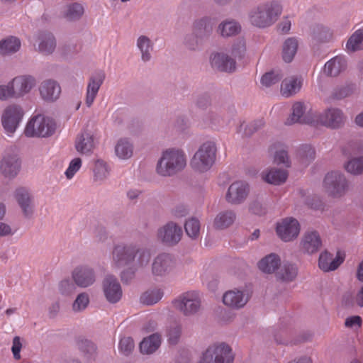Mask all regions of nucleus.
I'll use <instances>...</instances> for the list:
<instances>
[{
    "mask_svg": "<svg viewBox=\"0 0 363 363\" xmlns=\"http://www.w3.org/2000/svg\"><path fill=\"white\" fill-rule=\"evenodd\" d=\"M150 259L149 249L133 243L116 244L111 252L113 267L123 269L120 278L125 284H129L135 278L137 272L148 265Z\"/></svg>",
    "mask_w": 363,
    "mask_h": 363,
    "instance_id": "obj_1",
    "label": "nucleus"
},
{
    "mask_svg": "<svg viewBox=\"0 0 363 363\" xmlns=\"http://www.w3.org/2000/svg\"><path fill=\"white\" fill-rule=\"evenodd\" d=\"M281 11L282 7L278 1L262 3L249 11L248 20L252 26L259 28H265L277 21Z\"/></svg>",
    "mask_w": 363,
    "mask_h": 363,
    "instance_id": "obj_2",
    "label": "nucleus"
},
{
    "mask_svg": "<svg viewBox=\"0 0 363 363\" xmlns=\"http://www.w3.org/2000/svg\"><path fill=\"white\" fill-rule=\"evenodd\" d=\"M186 165L185 153L179 149L169 148L162 152L157 162L156 172L162 177H172L182 171Z\"/></svg>",
    "mask_w": 363,
    "mask_h": 363,
    "instance_id": "obj_3",
    "label": "nucleus"
},
{
    "mask_svg": "<svg viewBox=\"0 0 363 363\" xmlns=\"http://www.w3.org/2000/svg\"><path fill=\"white\" fill-rule=\"evenodd\" d=\"M36 85L35 78L29 74L14 77L6 85L0 86V99H20L28 94Z\"/></svg>",
    "mask_w": 363,
    "mask_h": 363,
    "instance_id": "obj_4",
    "label": "nucleus"
},
{
    "mask_svg": "<svg viewBox=\"0 0 363 363\" xmlns=\"http://www.w3.org/2000/svg\"><path fill=\"white\" fill-rule=\"evenodd\" d=\"M216 151V145L213 141L203 143L191 160V168L200 173L209 170L215 162Z\"/></svg>",
    "mask_w": 363,
    "mask_h": 363,
    "instance_id": "obj_5",
    "label": "nucleus"
},
{
    "mask_svg": "<svg viewBox=\"0 0 363 363\" xmlns=\"http://www.w3.org/2000/svg\"><path fill=\"white\" fill-rule=\"evenodd\" d=\"M56 124L53 119L38 115L32 118L25 129L28 137H50L55 132Z\"/></svg>",
    "mask_w": 363,
    "mask_h": 363,
    "instance_id": "obj_6",
    "label": "nucleus"
},
{
    "mask_svg": "<svg viewBox=\"0 0 363 363\" xmlns=\"http://www.w3.org/2000/svg\"><path fill=\"white\" fill-rule=\"evenodd\" d=\"M233 360L231 347L221 342L209 346L198 363H233Z\"/></svg>",
    "mask_w": 363,
    "mask_h": 363,
    "instance_id": "obj_7",
    "label": "nucleus"
},
{
    "mask_svg": "<svg viewBox=\"0 0 363 363\" xmlns=\"http://www.w3.org/2000/svg\"><path fill=\"white\" fill-rule=\"evenodd\" d=\"M174 308L185 316H191L201 310V301L196 291L183 294L173 301Z\"/></svg>",
    "mask_w": 363,
    "mask_h": 363,
    "instance_id": "obj_8",
    "label": "nucleus"
},
{
    "mask_svg": "<svg viewBox=\"0 0 363 363\" xmlns=\"http://www.w3.org/2000/svg\"><path fill=\"white\" fill-rule=\"evenodd\" d=\"M325 191L331 196L339 198L342 196L349 188L348 181L345 176L339 172L328 173L323 181Z\"/></svg>",
    "mask_w": 363,
    "mask_h": 363,
    "instance_id": "obj_9",
    "label": "nucleus"
},
{
    "mask_svg": "<svg viewBox=\"0 0 363 363\" xmlns=\"http://www.w3.org/2000/svg\"><path fill=\"white\" fill-rule=\"evenodd\" d=\"M182 234V228L172 221L168 222L157 231L158 239L167 246L176 245L181 240Z\"/></svg>",
    "mask_w": 363,
    "mask_h": 363,
    "instance_id": "obj_10",
    "label": "nucleus"
},
{
    "mask_svg": "<svg viewBox=\"0 0 363 363\" xmlns=\"http://www.w3.org/2000/svg\"><path fill=\"white\" fill-rule=\"evenodd\" d=\"M23 111L18 105H11L6 108L2 117L1 123L5 130L9 133H13L18 128L23 116Z\"/></svg>",
    "mask_w": 363,
    "mask_h": 363,
    "instance_id": "obj_11",
    "label": "nucleus"
},
{
    "mask_svg": "<svg viewBox=\"0 0 363 363\" xmlns=\"http://www.w3.org/2000/svg\"><path fill=\"white\" fill-rule=\"evenodd\" d=\"M14 198L18 203L23 216L31 218L35 211L34 197L26 187H18L14 191Z\"/></svg>",
    "mask_w": 363,
    "mask_h": 363,
    "instance_id": "obj_12",
    "label": "nucleus"
},
{
    "mask_svg": "<svg viewBox=\"0 0 363 363\" xmlns=\"http://www.w3.org/2000/svg\"><path fill=\"white\" fill-rule=\"evenodd\" d=\"M216 20L209 16H203L196 18L191 25V31L205 43L209 40L213 33Z\"/></svg>",
    "mask_w": 363,
    "mask_h": 363,
    "instance_id": "obj_13",
    "label": "nucleus"
},
{
    "mask_svg": "<svg viewBox=\"0 0 363 363\" xmlns=\"http://www.w3.org/2000/svg\"><path fill=\"white\" fill-rule=\"evenodd\" d=\"M21 166L18 156L7 151L0 161V172L6 178L13 179L20 172Z\"/></svg>",
    "mask_w": 363,
    "mask_h": 363,
    "instance_id": "obj_14",
    "label": "nucleus"
},
{
    "mask_svg": "<svg viewBox=\"0 0 363 363\" xmlns=\"http://www.w3.org/2000/svg\"><path fill=\"white\" fill-rule=\"evenodd\" d=\"M250 193V186L243 181H236L231 184L228 189L225 199L233 205L242 203Z\"/></svg>",
    "mask_w": 363,
    "mask_h": 363,
    "instance_id": "obj_15",
    "label": "nucleus"
},
{
    "mask_svg": "<svg viewBox=\"0 0 363 363\" xmlns=\"http://www.w3.org/2000/svg\"><path fill=\"white\" fill-rule=\"evenodd\" d=\"M174 262L168 253H161L155 257L151 265L152 274L156 277H164L173 269Z\"/></svg>",
    "mask_w": 363,
    "mask_h": 363,
    "instance_id": "obj_16",
    "label": "nucleus"
},
{
    "mask_svg": "<svg viewBox=\"0 0 363 363\" xmlns=\"http://www.w3.org/2000/svg\"><path fill=\"white\" fill-rule=\"evenodd\" d=\"M250 299L247 290L234 289L226 291L223 296V303L233 309H240L244 307Z\"/></svg>",
    "mask_w": 363,
    "mask_h": 363,
    "instance_id": "obj_17",
    "label": "nucleus"
},
{
    "mask_svg": "<svg viewBox=\"0 0 363 363\" xmlns=\"http://www.w3.org/2000/svg\"><path fill=\"white\" fill-rule=\"evenodd\" d=\"M103 291L107 301L111 303L119 301L122 297V289L114 275H107L103 280Z\"/></svg>",
    "mask_w": 363,
    "mask_h": 363,
    "instance_id": "obj_18",
    "label": "nucleus"
},
{
    "mask_svg": "<svg viewBox=\"0 0 363 363\" xmlns=\"http://www.w3.org/2000/svg\"><path fill=\"white\" fill-rule=\"evenodd\" d=\"M96 277L94 269L89 266L77 267L72 272V279L81 288L91 286L96 281Z\"/></svg>",
    "mask_w": 363,
    "mask_h": 363,
    "instance_id": "obj_19",
    "label": "nucleus"
},
{
    "mask_svg": "<svg viewBox=\"0 0 363 363\" xmlns=\"http://www.w3.org/2000/svg\"><path fill=\"white\" fill-rule=\"evenodd\" d=\"M320 123L332 129L342 127L345 121V116L342 111L337 108H330L324 111L319 116Z\"/></svg>",
    "mask_w": 363,
    "mask_h": 363,
    "instance_id": "obj_20",
    "label": "nucleus"
},
{
    "mask_svg": "<svg viewBox=\"0 0 363 363\" xmlns=\"http://www.w3.org/2000/svg\"><path fill=\"white\" fill-rule=\"evenodd\" d=\"M61 86L54 79H45L39 86L40 96L46 102L52 103L56 101L61 94Z\"/></svg>",
    "mask_w": 363,
    "mask_h": 363,
    "instance_id": "obj_21",
    "label": "nucleus"
},
{
    "mask_svg": "<svg viewBox=\"0 0 363 363\" xmlns=\"http://www.w3.org/2000/svg\"><path fill=\"white\" fill-rule=\"evenodd\" d=\"M300 231L299 223L294 218H286L277 227V233L284 241L288 242L296 238Z\"/></svg>",
    "mask_w": 363,
    "mask_h": 363,
    "instance_id": "obj_22",
    "label": "nucleus"
},
{
    "mask_svg": "<svg viewBox=\"0 0 363 363\" xmlns=\"http://www.w3.org/2000/svg\"><path fill=\"white\" fill-rule=\"evenodd\" d=\"M211 63L213 69L227 73L236 70L235 60L224 52H216L211 55Z\"/></svg>",
    "mask_w": 363,
    "mask_h": 363,
    "instance_id": "obj_23",
    "label": "nucleus"
},
{
    "mask_svg": "<svg viewBox=\"0 0 363 363\" xmlns=\"http://www.w3.org/2000/svg\"><path fill=\"white\" fill-rule=\"evenodd\" d=\"M105 73L102 71L90 77L86 87L85 104L90 107L99 92V90L105 79Z\"/></svg>",
    "mask_w": 363,
    "mask_h": 363,
    "instance_id": "obj_24",
    "label": "nucleus"
},
{
    "mask_svg": "<svg viewBox=\"0 0 363 363\" xmlns=\"http://www.w3.org/2000/svg\"><path fill=\"white\" fill-rule=\"evenodd\" d=\"M75 148L81 154H89L94 148V135L92 131L84 130L75 141Z\"/></svg>",
    "mask_w": 363,
    "mask_h": 363,
    "instance_id": "obj_25",
    "label": "nucleus"
},
{
    "mask_svg": "<svg viewBox=\"0 0 363 363\" xmlns=\"http://www.w3.org/2000/svg\"><path fill=\"white\" fill-rule=\"evenodd\" d=\"M38 51L45 55L52 54L56 48V40L48 31H40L38 35Z\"/></svg>",
    "mask_w": 363,
    "mask_h": 363,
    "instance_id": "obj_26",
    "label": "nucleus"
},
{
    "mask_svg": "<svg viewBox=\"0 0 363 363\" xmlns=\"http://www.w3.org/2000/svg\"><path fill=\"white\" fill-rule=\"evenodd\" d=\"M301 245L306 252L313 254L320 250L322 246V241L317 231H311L305 233Z\"/></svg>",
    "mask_w": 363,
    "mask_h": 363,
    "instance_id": "obj_27",
    "label": "nucleus"
},
{
    "mask_svg": "<svg viewBox=\"0 0 363 363\" xmlns=\"http://www.w3.org/2000/svg\"><path fill=\"white\" fill-rule=\"evenodd\" d=\"M311 36L315 45L326 43L331 40L333 32L323 24H315L311 27Z\"/></svg>",
    "mask_w": 363,
    "mask_h": 363,
    "instance_id": "obj_28",
    "label": "nucleus"
},
{
    "mask_svg": "<svg viewBox=\"0 0 363 363\" xmlns=\"http://www.w3.org/2000/svg\"><path fill=\"white\" fill-rule=\"evenodd\" d=\"M347 67V61L343 56L338 55L328 61L323 72L328 77H337Z\"/></svg>",
    "mask_w": 363,
    "mask_h": 363,
    "instance_id": "obj_29",
    "label": "nucleus"
},
{
    "mask_svg": "<svg viewBox=\"0 0 363 363\" xmlns=\"http://www.w3.org/2000/svg\"><path fill=\"white\" fill-rule=\"evenodd\" d=\"M298 274V268L296 264L284 262L277 269L276 277L283 282L293 281Z\"/></svg>",
    "mask_w": 363,
    "mask_h": 363,
    "instance_id": "obj_30",
    "label": "nucleus"
},
{
    "mask_svg": "<svg viewBox=\"0 0 363 363\" xmlns=\"http://www.w3.org/2000/svg\"><path fill=\"white\" fill-rule=\"evenodd\" d=\"M77 346L84 359L88 362L95 360L97 356V347L92 341L84 338L79 339L77 342Z\"/></svg>",
    "mask_w": 363,
    "mask_h": 363,
    "instance_id": "obj_31",
    "label": "nucleus"
},
{
    "mask_svg": "<svg viewBox=\"0 0 363 363\" xmlns=\"http://www.w3.org/2000/svg\"><path fill=\"white\" fill-rule=\"evenodd\" d=\"M21 46L19 38L15 36H8L0 40V55L10 56L17 52Z\"/></svg>",
    "mask_w": 363,
    "mask_h": 363,
    "instance_id": "obj_32",
    "label": "nucleus"
},
{
    "mask_svg": "<svg viewBox=\"0 0 363 363\" xmlns=\"http://www.w3.org/2000/svg\"><path fill=\"white\" fill-rule=\"evenodd\" d=\"M262 177L264 182L274 184L280 185L284 183L288 177L286 170L272 168L262 173Z\"/></svg>",
    "mask_w": 363,
    "mask_h": 363,
    "instance_id": "obj_33",
    "label": "nucleus"
},
{
    "mask_svg": "<svg viewBox=\"0 0 363 363\" xmlns=\"http://www.w3.org/2000/svg\"><path fill=\"white\" fill-rule=\"evenodd\" d=\"M279 266H281L280 257L274 253L265 256L258 262L259 269L267 274L275 272Z\"/></svg>",
    "mask_w": 363,
    "mask_h": 363,
    "instance_id": "obj_34",
    "label": "nucleus"
},
{
    "mask_svg": "<svg viewBox=\"0 0 363 363\" xmlns=\"http://www.w3.org/2000/svg\"><path fill=\"white\" fill-rule=\"evenodd\" d=\"M136 45L141 54V60L147 62L152 59V52L154 48L153 42L146 35H140L138 38Z\"/></svg>",
    "mask_w": 363,
    "mask_h": 363,
    "instance_id": "obj_35",
    "label": "nucleus"
},
{
    "mask_svg": "<svg viewBox=\"0 0 363 363\" xmlns=\"http://www.w3.org/2000/svg\"><path fill=\"white\" fill-rule=\"evenodd\" d=\"M342 262V258L337 256L333 259V255L325 251L320 255L318 265L322 270L329 272L336 269Z\"/></svg>",
    "mask_w": 363,
    "mask_h": 363,
    "instance_id": "obj_36",
    "label": "nucleus"
},
{
    "mask_svg": "<svg viewBox=\"0 0 363 363\" xmlns=\"http://www.w3.org/2000/svg\"><path fill=\"white\" fill-rule=\"evenodd\" d=\"M240 31V24L234 19L223 21L218 26V32L224 38L236 35L239 34Z\"/></svg>",
    "mask_w": 363,
    "mask_h": 363,
    "instance_id": "obj_37",
    "label": "nucleus"
},
{
    "mask_svg": "<svg viewBox=\"0 0 363 363\" xmlns=\"http://www.w3.org/2000/svg\"><path fill=\"white\" fill-rule=\"evenodd\" d=\"M161 345V335L156 333L143 339L140 344V350L143 354L154 353Z\"/></svg>",
    "mask_w": 363,
    "mask_h": 363,
    "instance_id": "obj_38",
    "label": "nucleus"
},
{
    "mask_svg": "<svg viewBox=\"0 0 363 363\" xmlns=\"http://www.w3.org/2000/svg\"><path fill=\"white\" fill-rule=\"evenodd\" d=\"M236 219V213L232 210L220 212L215 218L213 226L216 229L223 230L230 226Z\"/></svg>",
    "mask_w": 363,
    "mask_h": 363,
    "instance_id": "obj_39",
    "label": "nucleus"
},
{
    "mask_svg": "<svg viewBox=\"0 0 363 363\" xmlns=\"http://www.w3.org/2000/svg\"><path fill=\"white\" fill-rule=\"evenodd\" d=\"M84 9L79 3H71L65 6L62 11L63 17L69 21L79 20L84 14Z\"/></svg>",
    "mask_w": 363,
    "mask_h": 363,
    "instance_id": "obj_40",
    "label": "nucleus"
},
{
    "mask_svg": "<svg viewBox=\"0 0 363 363\" xmlns=\"http://www.w3.org/2000/svg\"><path fill=\"white\" fill-rule=\"evenodd\" d=\"M305 111L306 108L302 102L295 103L292 107L291 116L285 123L289 125L294 123H308L309 120L303 116Z\"/></svg>",
    "mask_w": 363,
    "mask_h": 363,
    "instance_id": "obj_41",
    "label": "nucleus"
},
{
    "mask_svg": "<svg viewBox=\"0 0 363 363\" xmlns=\"http://www.w3.org/2000/svg\"><path fill=\"white\" fill-rule=\"evenodd\" d=\"M298 40L296 38H287L282 48V57L286 62H291L298 49Z\"/></svg>",
    "mask_w": 363,
    "mask_h": 363,
    "instance_id": "obj_42",
    "label": "nucleus"
},
{
    "mask_svg": "<svg viewBox=\"0 0 363 363\" xmlns=\"http://www.w3.org/2000/svg\"><path fill=\"white\" fill-rule=\"evenodd\" d=\"M301 82L297 78H286L282 81L281 92L283 96L289 97L296 94L301 89Z\"/></svg>",
    "mask_w": 363,
    "mask_h": 363,
    "instance_id": "obj_43",
    "label": "nucleus"
},
{
    "mask_svg": "<svg viewBox=\"0 0 363 363\" xmlns=\"http://www.w3.org/2000/svg\"><path fill=\"white\" fill-rule=\"evenodd\" d=\"M115 152L119 158L128 159L133 155V144L127 138H121L115 146Z\"/></svg>",
    "mask_w": 363,
    "mask_h": 363,
    "instance_id": "obj_44",
    "label": "nucleus"
},
{
    "mask_svg": "<svg viewBox=\"0 0 363 363\" xmlns=\"http://www.w3.org/2000/svg\"><path fill=\"white\" fill-rule=\"evenodd\" d=\"M223 119L215 111H209L203 114L201 118V124L203 127L215 128L220 125Z\"/></svg>",
    "mask_w": 363,
    "mask_h": 363,
    "instance_id": "obj_45",
    "label": "nucleus"
},
{
    "mask_svg": "<svg viewBox=\"0 0 363 363\" xmlns=\"http://www.w3.org/2000/svg\"><path fill=\"white\" fill-rule=\"evenodd\" d=\"M205 43L198 35H196L193 31L187 33L184 37L183 45L189 50L197 51L201 49Z\"/></svg>",
    "mask_w": 363,
    "mask_h": 363,
    "instance_id": "obj_46",
    "label": "nucleus"
},
{
    "mask_svg": "<svg viewBox=\"0 0 363 363\" xmlns=\"http://www.w3.org/2000/svg\"><path fill=\"white\" fill-rule=\"evenodd\" d=\"M347 50L355 52L363 48V28L356 30L348 39Z\"/></svg>",
    "mask_w": 363,
    "mask_h": 363,
    "instance_id": "obj_47",
    "label": "nucleus"
},
{
    "mask_svg": "<svg viewBox=\"0 0 363 363\" xmlns=\"http://www.w3.org/2000/svg\"><path fill=\"white\" fill-rule=\"evenodd\" d=\"M182 324L177 322L171 323L167 328L168 342L171 345H177L182 335Z\"/></svg>",
    "mask_w": 363,
    "mask_h": 363,
    "instance_id": "obj_48",
    "label": "nucleus"
},
{
    "mask_svg": "<svg viewBox=\"0 0 363 363\" xmlns=\"http://www.w3.org/2000/svg\"><path fill=\"white\" fill-rule=\"evenodd\" d=\"M298 154L301 162L305 165L309 164L315 158V149L311 145L307 144L303 145L299 147Z\"/></svg>",
    "mask_w": 363,
    "mask_h": 363,
    "instance_id": "obj_49",
    "label": "nucleus"
},
{
    "mask_svg": "<svg viewBox=\"0 0 363 363\" xmlns=\"http://www.w3.org/2000/svg\"><path fill=\"white\" fill-rule=\"evenodd\" d=\"M93 171L95 182L104 181L109 174V169L106 163L101 160L96 161Z\"/></svg>",
    "mask_w": 363,
    "mask_h": 363,
    "instance_id": "obj_50",
    "label": "nucleus"
},
{
    "mask_svg": "<svg viewBox=\"0 0 363 363\" xmlns=\"http://www.w3.org/2000/svg\"><path fill=\"white\" fill-rule=\"evenodd\" d=\"M57 289L62 296L71 297L76 292L77 285L73 279H65L59 282Z\"/></svg>",
    "mask_w": 363,
    "mask_h": 363,
    "instance_id": "obj_51",
    "label": "nucleus"
},
{
    "mask_svg": "<svg viewBox=\"0 0 363 363\" xmlns=\"http://www.w3.org/2000/svg\"><path fill=\"white\" fill-rule=\"evenodd\" d=\"M284 74L279 69L272 70L265 73L261 79V82L263 85L269 87L281 81Z\"/></svg>",
    "mask_w": 363,
    "mask_h": 363,
    "instance_id": "obj_52",
    "label": "nucleus"
},
{
    "mask_svg": "<svg viewBox=\"0 0 363 363\" xmlns=\"http://www.w3.org/2000/svg\"><path fill=\"white\" fill-rule=\"evenodd\" d=\"M162 295L163 292L160 289L147 291L141 296L140 301L145 305H153L162 298Z\"/></svg>",
    "mask_w": 363,
    "mask_h": 363,
    "instance_id": "obj_53",
    "label": "nucleus"
},
{
    "mask_svg": "<svg viewBox=\"0 0 363 363\" xmlns=\"http://www.w3.org/2000/svg\"><path fill=\"white\" fill-rule=\"evenodd\" d=\"M345 169L350 174L357 175L363 173V157H354L345 165Z\"/></svg>",
    "mask_w": 363,
    "mask_h": 363,
    "instance_id": "obj_54",
    "label": "nucleus"
},
{
    "mask_svg": "<svg viewBox=\"0 0 363 363\" xmlns=\"http://www.w3.org/2000/svg\"><path fill=\"white\" fill-rule=\"evenodd\" d=\"M185 231L189 237L192 239L196 238L200 232V223L196 218H192L186 221L184 224Z\"/></svg>",
    "mask_w": 363,
    "mask_h": 363,
    "instance_id": "obj_55",
    "label": "nucleus"
},
{
    "mask_svg": "<svg viewBox=\"0 0 363 363\" xmlns=\"http://www.w3.org/2000/svg\"><path fill=\"white\" fill-rule=\"evenodd\" d=\"M196 107L205 111L212 104L211 96L208 92H203L198 94L194 100Z\"/></svg>",
    "mask_w": 363,
    "mask_h": 363,
    "instance_id": "obj_56",
    "label": "nucleus"
},
{
    "mask_svg": "<svg viewBox=\"0 0 363 363\" xmlns=\"http://www.w3.org/2000/svg\"><path fill=\"white\" fill-rule=\"evenodd\" d=\"M89 303V297L86 292L78 294L72 304V310L74 312L84 311Z\"/></svg>",
    "mask_w": 363,
    "mask_h": 363,
    "instance_id": "obj_57",
    "label": "nucleus"
},
{
    "mask_svg": "<svg viewBox=\"0 0 363 363\" xmlns=\"http://www.w3.org/2000/svg\"><path fill=\"white\" fill-rule=\"evenodd\" d=\"M246 52V44L244 40H238L232 48V55L238 59H242Z\"/></svg>",
    "mask_w": 363,
    "mask_h": 363,
    "instance_id": "obj_58",
    "label": "nucleus"
},
{
    "mask_svg": "<svg viewBox=\"0 0 363 363\" xmlns=\"http://www.w3.org/2000/svg\"><path fill=\"white\" fill-rule=\"evenodd\" d=\"M121 351L125 355H128L134 348V342L130 337H124L119 342Z\"/></svg>",
    "mask_w": 363,
    "mask_h": 363,
    "instance_id": "obj_59",
    "label": "nucleus"
},
{
    "mask_svg": "<svg viewBox=\"0 0 363 363\" xmlns=\"http://www.w3.org/2000/svg\"><path fill=\"white\" fill-rule=\"evenodd\" d=\"M354 91L352 86H345L336 89L333 93V97L335 99H342L350 96Z\"/></svg>",
    "mask_w": 363,
    "mask_h": 363,
    "instance_id": "obj_60",
    "label": "nucleus"
},
{
    "mask_svg": "<svg viewBox=\"0 0 363 363\" xmlns=\"http://www.w3.org/2000/svg\"><path fill=\"white\" fill-rule=\"evenodd\" d=\"M249 210L251 213L258 216L264 215L267 212L266 207L258 199L253 200L250 203Z\"/></svg>",
    "mask_w": 363,
    "mask_h": 363,
    "instance_id": "obj_61",
    "label": "nucleus"
},
{
    "mask_svg": "<svg viewBox=\"0 0 363 363\" xmlns=\"http://www.w3.org/2000/svg\"><path fill=\"white\" fill-rule=\"evenodd\" d=\"M274 162L277 164H284L286 167H289L291 165L288 152L284 150H280L276 152Z\"/></svg>",
    "mask_w": 363,
    "mask_h": 363,
    "instance_id": "obj_62",
    "label": "nucleus"
},
{
    "mask_svg": "<svg viewBox=\"0 0 363 363\" xmlns=\"http://www.w3.org/2000/svg\"><path fill=\"white\" fill-rule=\"evenodd\" d=\"M82 165V160L79 157L74 158L69 163V167L65 172V175L67 179H71L74 174L79 169Z\"/></svg>",
    "mask_w": 363,
    "mask_h": 363,
    "instance_id": "obj_63",
    "label": "nucleus"
},
{
    "mask_svg": "<svg viewBox=\"0 0 363 363\" xmlns=\"http://www.w3.org/2000/svg\"><path fill=\"white\" fill-rule=\"evenodd\" d=\"M22 348V339L19 336H15L13 339L11 351L13 358L16 360L21 359V350Z\"/></svg>",
    "mask_w": 363,
    "mask_h": 363,
    "instance_id": "obj_64",
    "label": "nucleus"
}]
</instances>
